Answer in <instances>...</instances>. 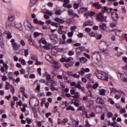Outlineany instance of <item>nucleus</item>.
<instances>
[{"label":"nucleus","mask_w":127,"mask_h":127,"mask_svg":"<svg viewBox=\"0 0 127 127\" xmlns=\"http://www.w3.org/2000/svg\"><path fill=\"white\" fill-rule=\"evenodd\" d=\"M71 95H74V94L76 93V90L74 89H71L70 90Z\"/></svg>","instance_id":"61"},{"label":"nucleus","mask_w":127,"mask_h":127,"mask_svg":"<svg viewBox=\"0 0 127 127\" xmlns=\"http://www.w3.org/2000/svg\"><path fill=\"white\" fill-rule=\"evenodd\" d=\"M96 19L98 21L100 22H103L105 20V18H104V16L102 13L97 14Z\"/></svg>","instance_id":"10"},{"label":"nucleus","mask_w":127,"mask_h":127,"mask_svg":"<svg viewBox=\"0 0 127 127\" xmlns=\"http://www.w3.org/2000/svg\"><path fill=\"white\" fill-rule=\"evenodd\" d=\"M72 98H73V99H79L80 98V93L75 92L74 95L72 96Z\"/></svg>","instance_id":"24"},{"label":"nucleus","mask_w":127,"mask_h":127,"mask_svg":"<svg viewBox=\"0 0 127 127\" xmlns=\"http://www.w3.org/2000/svg\"><path fill=\"white\" fill-rule=\"evenodd\" d=\"M117 118H118V115L117 114H115L114 115V117L112 118V120L114 121V122H116V120H117Z\"/></svg>","instance_id":"58"},{"label":"nucleus","mask_w":127,"mask_h":127,"mask_svg":"<svg viewBox=\"0 0 127 127\" xmlns=\"http://www.w3.org/2000/svg\"><path fill=\"white\" fill-rule=\"evenodd\" d=\"M120 75L122 81H123L124 82H127V78H126V77H125L124 74L120 73Z\"/></svg>","instance_id":"20"},{"label":"nucleus","mask_w":127,"mask_h":127,"mask_svg":"<svg viewBox=\"0 0 127 127\" xmlns=\"http://www.w3.org/2000/svg\"><path fill=\"white\" fill-rule=\"evenodd\" d=\"M15 26L18 28L19 30H22V26L21 25V23H19L18 24H15Z\"/></svg>","instance_id":"27"},{"label":"nucleus","mask_w":127,"mask_h":127,"mask_svg":"<svg viewBox=\"0 0 127 127\" xmlns=\"http://www.w3.org/2000/svg\"><path fill=\"white\" fill-rule=\"evenodd\" d=\"M15 26L18 28L19 30H22V26L21 25V23H19L18 24H15Z\"/></svg>","instance_id":"26"},{"label":"nucleus","mask_w":127,"mask_h":127,"mask_svg":"<svg viewBox=\"0 0 127 127\" xmlns=\"http://www.w3.org/2000/svg\"><path fill=\"white\" fill-rule=\"evenodd\" d=\"M50 89L52 91H53V92L54 91H58V88L54 86H51Z\"/></svg>","instance_id":"49"},{"label":"nucleus","mask_w":127,"mask_h":127,"mask_svg":"<svg viewBox=\"0 0 127 127\" xmlns=\"http://www.w3.org/2000/svg\"><path fill=\"white\" fill-rule=\"evenodd\" d=\"M118 94H121L122 96H124V97H126V93H125V92L122 90H118Z\"/></svg>","instance_id":"46"},{"label":"nucleus","mask_w":127,"mask_h":127,"mask_svg":"<svg viewBox=\"0 0 127 127\" xmlns=\"http://www.w3.org/2000/svg\"><path fill=\"white\" fill-rule=\"evenodd\" d=\"M112 93H114V94H116V93H118V92H119V91H118V90H117L115 88H112Z\"/></svg>","instance_id":"57"},{"label":"nucleus","mask_w":127,"mask_h":127,"mask_svg":"<svg viewBox=\"0 0 127 127\" xmlns=\"http://www.w3.org/2000/svg\"><path fill=\"white\" fill-rule=\"evenodd\" d=\"M87 60L88 59L85 57H82L79 59L80 62L82 64L86 63Z\"/></svg>","instance_id":"23"},{"label":"nucleus","mask_w":127,"mask_h":127,"mask_svg":"<svg viewBox=\"0 0 127 127\" xmlns=\"http://www.w3.org/2000/svg\"><path fill=\"white\" fill-rule=\"evenodd\" d=\"M51 54H52V55H54V56H55V55H56V54H57V50L53 48L51 49Z\"/></svg>","instance_id":"30"},{"label":"nucleus","mask_w":127,"mask_h":127,"mask_svg":"<svg viewBox=\"0 0 127 127\" xmlns=\"http://www.w3.org/2000/svg\"><path fill=\"white\" fill-rule=\"evenodd\" d=\"M99 46L101 49V50H102V52H103V53H106V52L107 51V49H106V48H107V47H109V45L107 44V42L105 41L100 42Z\"/></svg>","instance_id":"4"},{"label":"nucleus","mask_w":127,"mask_h":127,"mask_svg":"<svg viewBox=\"0 0 127 127\" xmlns=\"http://www.w3.org/2000/svg\"><path fill=\"white\" fill-rule=\"evenodd\" d=\"M8 19L9 21H13L14 20V14L12 13L9 14Z\"/></svg>","instance_id":"15"},{"label":"nucleus","mask_w":127,"mask_h":127,"mask_svg":"<svg viewBox=\"0 0 127 127\" xmlns=\"http://www.w3.org/2000/svg\"><path fill=\"white\" fill-rule=\"evenodd\" d=\"M96 102L97 103V104H101L102 105H103V104L105 103V101H104V100L102 99V98H97L96 99Z\"/></svg>","instance_id":"12"},{"label":"nucleus","mask_w":127,"mask_h":127,"mask_svg":"<svg viewBox=\"0 0 127 127\" xmlns=\"http://www.w3.org/2000/svg\"><path fill=\"white\" fill-rule=\"evenodd\" d=\"M61 13V10L58 9L55 11V14L57 15H60Z\"/></svg>","instance_id":"47"},{"label":"nucleus","mask_w":127,"mask_h":127,"mask_svg":"<svg viewBox=\"0 0 127 127\" xmlns=\"http://www.w3.org/2000/svg\"><path fill=\"white\" fill-rule=\"evenodd\" d=\"M46 14H48V15H50V16H52L53 15V13L52 12H50L49 10H47V11L45 12Z\"/></svg>","instance_id":"41"},{"label":"nucleus","mask_w":127,"mask_h":127,"mask_svg":"<svg viewBox=\"0 0 127 127\" xmlns=\"http://www.w3.org/2000/svg\"><path fill=\"white\" fill-rule=\"evenodd\" d=\"M8 77L9 79H10L11 80H14V78H13V77H12V72H9L8 74Z\"/></svg>","instance_id":"39"},{"label":"nucleus","mask_w":127,"mask_h":127,"mask_svg":"<svg viewBox=\"0 0 127 127\" xmlns=\"http://www.w3.org/2000/svg\"><path fill=\"white\" fill-rule=\"evenodd\" d=\"M99 27L102 30H105V29L107 27V25L105 23H101L99 25Z\"/></svg>","instance_id":"21"},{"label":"nucleus","mask_w":127,"mask_h":127,"mask_svg":"<svg viewBox=\"0 0 127 127\" xmlns=\"http://www.w3.org/2000/svg\"><path fill=\"white\" fill-rule=\"evenodd\" d=\"M43 62H39L38 61H36V63H35V64L36 65H43Z\"/></svg>","instance_id":"52"},{"label":"nucleus","mask_w":127,"mask_h":127,"mask_svg":"<svg viewBox=\"0 0 127 127\" xmlns=\"http://www.w3.org/2000/svg\"><path fill=\"white\" fill-rule=\"evenodd\" d=\"M118 14L116 12H112V19H113L114 22L112 23V28H114V27H116L117 26V20H118Z\"/></svg>","instance_id":"3"},{"label":"nucleus","mask_w":127,"mask_h":127,"mask_svg":"<svg viewBox=\"0 0 127 127\" xmlns=\"http://www.w3.org/2000/svg\"><path fill=\"white\" fill-rule=\"evenodd\" d=\"M112 31L114 32L117 36H121V30L118 29H112Z\"/></svg>","instance_id":"17"},{"label":"nucleus","mask_w":127,"mask_h":127,"mask_svg":"<svg viewBox=\"0 0 127 127\" xmlns=\"http://www.w3.org/2000/svg\"><path fill=\"white\" fill-rule=\"evenodd\" d=\"M98 87H99V84L98 83H96L93 85V89L96 90Z\"/></svg>","instance_id":"50"},{"label":"nucleus","mask_w":127,"mask_h":127,"mask_svg":"<svg viewBox=\"0 0 127 127\" xmlns=\"http://www.w3.org/2000/svg\"><path fill=\"white\" fill-rule=\"evenodd\" d=\"M40 35V33L37 32H36L34 34V36L36 38V37H38Z\"/></svg>","instance_id":"53"},{"label":"nucleus","mask_w":127,"mask_h":127,"mask_svg":"<svg viewBox=\"0 0 127 127\" xmlns=\"http://www.w3.org/2000/svg\"><path fill=\"white\" fill-rule=\"evenodd\" d=\"M108 8L107 7H104L103 8H102V11L103 12H107V11H108Z\"/></svg>","instance_id":"62"},{"label":"nucleus","mask_w":127,"mask_h":127,"mask_svg":"<svg viewBox=\"0 0 127 127\" xmlns=\"http://www.w3.org/2000/svg\"><path fill=\"white\" fill-rule=\"evenodd\" d=\"M15 26L18 28L19 30H22V26L21 25V23H19L18 24H15Z\"/></svg>","instance_id":"28"},{"label":"nucleus","mask_w":127,"mask_h":127,"mask_svg":"<svg viewBox=\"0 0 127 127\" xmlns=\"http://www.w3.org/2000/svg\"><path fill=\"white\" fill-rule=\"evenodd\" d=\"M73 7L75 9H77L79 7V4L77 3H75L73 4Z\"/></svg>","instance_id":"54"},{"label":"nucleus","mask_w":127,"mask_h":127,"mask_svg":"<svg viewBox=\"0 0 127 127\" xmlns=\"http://www.w3.org/2000/svg\"><path fill=\"white\" fill-rule=\"evenodd\" d=\"M55 21H56L57 22H60V23H64V21L63 20V19L60 18H56L54 19Z\"/></svg>","instance_id":"22"},{"label":"nucleus","mask_w":127,"mask_h":127,"mask_svg":"<svg viewBox=\"0 0 127 127\" xmlns=\"http://www.w3.org/2000/svg\"><path fill=\"white\" fill-rule=\"evenodd\" d=\"M90 35L91 37H97V36H98V34L97 33L92 32L90 33Z\"/></svg>","instance_id":"38"},{"label":"nucleus","mask_w":127,"mask_h":127,"mask_svg":"<svg viewBox=\"0 0 127 127\" xmlns=\"http://www.w3.org/2000/svg\"><path fill=\"white\" fill-rule=\"evenodd\" d=\"M71 87H74V88H77L78 90H80L81 92L85 90V87L81 86V82L78 81L77 83L75 82H72L70 83Z\"/></svg>","instance_id":"2"},{"label":"nucleus","mask_w":127,"mask_h":127,"mask_svg":"<svg viewBox=\"0 0 127 127\" xmlns=\"http://www.w3.org/2000/svg\"><path fill=\"white\" fill-rule=\"evenodd\" d=\"M97 76L98 77V79L108 81V76H107L105 74H103L102 73H97Z\"/></svg>","instance_id":"7"},{"label":"nucleus","mask_w":127,"mask_h":127,"mask_svg":"<svg viewBox=\"0 0 127 127\" xmlns=\"http://www.w3.org/2000/svg\"><path fill=\"white\" fill-rule=\"evenodd\" d=\"M64 28V27H63V26H60L59 29V33H61V34H62V33H64V31H62V29H63V28Z\"/></svg>","instance_id":"37"},{"label":"nucleus","mask_w":127,"mask_h":127,"mask_svg":"<svg viewBox=\"0 0 127 127\" xmlns=\"http://www.w3.org/2000/svg\"><path fill=\"white\" fill-rule=\"evenodd\" d=\"M92 59L93 60H97V61H100L101 60V55L99 53L94 52L93 53L91 56Z\"/></svg>","instance_id":"5"},{"label":"nucleus","mask_w":127,"mask_h":127,"mask_svg":"<svg viewBox=\"0 0 127 127\" xmlns=\"http://www.w3.org/2000/svg\"><path fill=\"white\" fill-rule=\"evenodd\" d=\"M121 97H122V96L119 94H116L114 96L115 98L116 99V100H119V99H120Z\"/></svg>","instance_id":"56"},{"label":"nucleus","mask_w":127,"mask_h":127,"mask_svg":"<svg viewBox=\"0 0 127 127\" xmlns=\"http://www.w3.org/2000/svg\"><path fill=\"white\" fill-rule=\"evenodd\" d=\"M20 91L22 95H24V94H25V89H24V88L21 87L20 89Z\"/></svg>","instance_id":"44"},{"label":"nucleus","mask_w":127,"mask_h":127,"mask_svg":"<svg viewBox=\"0 0 127 127\" xmlns=\"http://www.w3.org/2000/svg\"><path fill=\"white\" fill-rule=\"evenodd\" d=\"M38 103V99H34L29 101V104L30 105H32L34 107H36V104Z\"/></svg>","instance_id":"11"},{"label":"nucleus","mask_w":127,"mask_h":127,"mask_svg":"<svg viewBox=\"0 0 127 127\" xmlns=\"http://www.w3.org/2000/svg\"><path fill=\"white\" fill-rule=\"evenodd\" d=\"M100 95L101 96H105V95H106V90L105 89L100 90Z\"/></svg>","instance_id":"32"},{"label":"nucleus","mask_w":127,"mask_h":127,"mask_svg":"<svg viewBox=\"0 0 127 127\" xmlns=\"http://www.w3.org/2000/svg\"><path fill=\"white\" fill-rule=\"evenodd\" d=\"M26 121L27 123V124H28V125H30V124H31V123H32V119H29V118H26Z\"/></svg>","instance_id":"45"},{"label":"nucleus","mask_w":127,"mask_h":127,"mask_svg":"<svg viewBox=\"0 0 127 127\" xmlns=\"http://www.w3.org/2000/svg\"><path fill=\"white\" fill-rule=\"evenodd\" d=\"M28 55V50H25L24 51V56L26 57Z\"/></svg>","instance_id":"63"},{"label":"nucleus","mask_w":127,"mask_h":127,"mask_svg":"<svg viewBox=\"0 0 127 127\" xmlns=\"http://www.w3.org/2000/svg\"><path fill=\"white\" fill-rule=\"evenodd\" d=\"M89 106V107H92L94 105V101L92 100H89L87 102Z\"/></svg>","instance_id":"43"},{"label":"nucleus","mask_w":127,"mask_h":127,"mask_svg":"<svg viewBox=\"0 0 127 127\" xmlns=\"http://www.w3.org/2000/svg\"><path fill=\"white\" fill-rule=\"evenodd\" d=\"M66 111H75V109H74V107L71 106H68L66 108Z\"/></svg>","instance_id":"35"},{"label":"nucleus","mask_w":127,"mask_h":127,"mask_svg":"<svg viewBox=\"0 0 127 127\" xmlns=\"http://www.w3.org/2000/svg\"><path fill=\"white\" fill-rule=\"evenodd\" d=\"M82 115L83 116V118H88V114H87V112L85 111H82Z\"/></svg>","instance_id":"42"},{"label":"nucleus","mask_w":127,"mask_h":127,"mask_svg":"<svg viewBox=\"0 0 127 127\" xmlns=\"http://www.w3.org/2000/svg\"><path fill=\"white\" fill-rule=\"evenodd\" d=\"M52 48V45L50 43L46 44V45L43 46V48H44V49H47L48 50L51 49Z\"/></svg>","instance_id":"13"},{"label":"nucleus","mask_w":127,"mask_h":127,"mask_svg":"<svg viewBox=\"0 0 127 127\" xmlns=\"http://www.w3.org/2000/svg\"><path fill=\"white\" fill-rule=\"evenodd\" d=\"M71 60H73V58L72 57H69L68 58L65 59V62H70V61H71Z\"/></svg>","instance_id":"55"},{"label":"nucleus","mask_w":127,"mask_h":127,"mask_svg":"<svg viewBox=\"0 0 127 127\" xmlns=\"http://www.w3.org/2000/svg\"><path fill=\"white\" fill-rule=\"evenodd\" d=\"M37 72L39 76H41V68L40 67L38 68L37 69Z\"/></svg>","instance_id":"60"},{"label":"nucleus","mask_w":127,"mask_h":127,"mask_svg":"<svg viewBox=\"0 0 127 127\" xmlns=\"http://www.w3.org/2000/svg\"><path fill=\"white\" fill-rule=\"evenodd\" d=\"M31 59L34 60V61H37L38 60L37 56L36 55H33L31 57Z\"/></svg>","instance_id":"40"},{"label":"nucleus","mask_w":127,"mask_h":127,"mask_svg":"<svg viewBox=\"0 0 127 127\" xmlns=\"http://www.w3.org/2000/svg\"><path fill=\"white\" fill-rule=\"evenodd\" d=\"M5 33L7 35V37L8 39H9V38H11V37H12V36H11V33H10V32L6 31Z\"/></svg>","instance_id":"29"},{"label":"nucleus","mask_w":127,"mask_h":127,"mask_svg":"<svg viewBox=\"0 0 127 127\" xmlns=\"http://www.w3.org/2000/svg\"><path fill=\"white\" fill-rule=\"evenodd\" d=\"M93 24V22L87 21L83 23V27H85V26H92Z\"/></svg>","instance_id":"14"},{"label":"nucleus","mask_w":127,"mask_h":127,"mask_svg":"<svg viewBox=\"0 0 127 127\" xmlns=\"http://www.w3.org/2000/svg\"><path fill=\"white\" fill-rule=\"evenodd\" d=\"M68 14L70 15V16H73L74 15V11H73L72 9H70L68 10Z\"/></svg>","instance_id":"31"},{"label":"nucleus","mask_w":127,"mask_h":127,"mask_svg":"<svg viewBox=\"0 0 127 127\" xmlns=\"http://www.w3.org/2000/svg\"><path fill=\"white\" fill-rule=\"evenodd\" d=\"M90 72V69L88 68H84V67L81 68L80 70L78 71V74L79 75H81V76H83L85 74V73L89 72Z\"/></svg>","instance_id":"6"},{"label":"nucleus","mask_w":127,"mask_h":127,"mask_svg":"<svg viewBox=\"0 0 127 127\" xmlns=\"http://www.w3.org/2000/svg\"><path fill=\"white\" fill-rule=\"evenodd\" d=\"M74 53L72 51H69L68 53V55H69V56H72V55H74Z\"/></svg>","instance_id":"59"},{"label":"nucleus","mask_w":127,"mask_h":127,"mask_svg":"<svg viewBox=\"0 0 127 127\" xmlns=\"http://www.w3.org/2000/svg\"><path fill=\"white\" fill-rule=\"evenodd\" d=\"M11 45L12 46L13 50H14V51H17L18 49L20 48V45L17 44L16 43L14 44H11Z\"/></svg>","instance_id":"9"},{"label":"nucleus","mask_w":127,"mask_h":127,"mask_svg":"<svg viewBox=\"0 0 127 127\" xmlns=\"http://www.w3.org/2000/svg\"><path fill=\"white\" fill-rule=\"evenodd\" d=\"M5 26L6 28H10L12 26V21L8 20L5 23Z\"/></svg>","instance_id":"16"},{"label":"nucleus","mask_w":127,"mask_h":127,"mask_svg":"<svg viewBox=\"0 0 127 127\" xmlns=\"http://www.w3.org/2000/svg\"><path fill=\"white\" fill-rule=\"evenodd\" d=\"M45 58L46 60H48V61H51V60H52V57H51L49 55H46Z\"/></svg>","instance_id":"33"},{"label":"nucleus","mask_w":127,"mask_h":127,"mask_svg":"<svg viewBox=\"0 0 127 127\" xmlns=\"http://www.w3.org/2000/svg\"><path fill=\"white\" fill-rule=\"evenodd\" d=\"M84 50L85 48L83 47H80L79 48H77L75 51L76 55H80L82 51H84Z\"/></svg>","instance_id":"8"},{"label":"nucleus","mask_w":127,"mask_h":127,"mask_svg":"<svg viewBox=\"0 0 127 127\" xmlns=\"http://www.w3.org/2000/svg\"><path fill=\"white\" fill-rule=\"evenodd\" d=\"M46 24L48 25V24H51L52 27H50V29L51 30V32L53 33L56 31V27H59L60 26V24L58 23L53 22L51 20H48L46 21Z\"/></svg>","instance_id":"1"},{"label":"nucleus","mask_w":127,"mask_h":127,"mask_svg":"<svg viewBox=\"0 0 127 127\" xmlns=\"http://www.w3.org/2000/svg\"><path fill=\"white\" fill-rule=\"evenodd\" d=\"M64 82L65 83H68V84H70V81L69 80H68V77H67V76L64 75Z\"/></svg>","instance_id":"36"},{"label":"nucleus","mask_w":127,"mask_h":127,"mask_svg":"<svg viewBox=\"0 0 127 127\" xmlns=\"http://www.w3.org/2000/svg\"><path fill=\"white\" fill-rule=\"evenodd\" d=\"M73 64H74L73 63L64 64V66L65 68H69V67H71V66H72Z\"/></svg>","instance_id":"25"},{"label":"nucleus","mask_w":127,"mask_h":127,"mask_svg":"<svg viewBox=\"0 0 127 127\" xmlns=\"http://www.w3.org/2000/svg\"><path fill=\"white\" fill-rule=\"evenodd\" d=\"M93 6H95L96 8L97 9H100V8H102V5L101 4H99V2H96L93 3Z\"/></svg>","instance_id":"19"},{"label":"nucleus","mask_w":127,"mask_h":127,"mask_svg":"<svg viewBox=\"0 0 127 127\" xmlns=\"http://www.w3.org/2000/svg\"><path fill=\"white\" fill-rule=\"evenodd\" d=\"M40 43H43V44H47V42L43 39H42L40 40Z\"/></svg>","instance_id":"48"},{"label":"nucleus","mask_w":127,"mask_h":127,"mask_svg":"<svg viewBox=\"0 0 127 127\" xmlns=\"http://www.w3.org/2000/svg\"><path fill=\"white\" fill-rule=\"evenodd\" d=\"M119 112L120 114H125L126 113V108H121Z\"/></svg>","instance_id":"51"},{"label":"nucleus","mask_w":127,"mask_h":127,"mask_svg":"<svg viewBox=\"0 0 127 127\" xmlns=\"http://www.w3.org/2000/svg\"><path fill=\"white\" fill-rule=\"evenodd\" d=\"M123 70L127 71V63L126 64V66L122 67Z\"/></svg>","instance_id":"64"},{"label":"nucleus","mask_w":127,"mask_h":127,"mask_svg":"<svg viewBox=\"0 0 127 127\" xmlns=\"http://www.w3.org/2000/svg\"><path fill=\"white\" fill-rule=\"evenodd\" d=\"M9 88H10V84H9V82H6V85L5 87V90H9Z\"/></svg>","instance_id":"34"},{"label":"nucleus","mask_w":127,"mask_h":127,"mask_svg":"<svg viewBox=\"0 0 127 127\" xmlns=\"http://www.w3.org/2000/svg\"><path fill=\"white\" fill-rule=\"evenodd\" d=\"M24 26H25L26 29L27 30L30 29V28H31V25L27 22H24Z\"/></svg>","instance_id":"18"}]
</instances>
